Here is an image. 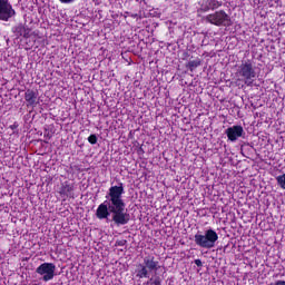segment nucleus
Listing matches in <instances>:
<instances>
[{
    "label": "nucleus",
    "mask_w": 285,
    "mask_h": 285,
    "mask_svg": "<svg viewBox=\"0 0 285 285\" xmlns=\"http://www.w3.org/2000/svg\"><path fill=\"white\" fill-rule=\"evenodd\" d=\"M225 135H227V139L229 141H236L239 137L244 139L246 137V131H244V127L235 125L233 127H228L225 130Z\"/></svg>",
    "instance_id": "nucleus-8"
},
{
    "label": "nucleus",
    "mask_w": 285,
    "mask_h": 285,
    "mask_svg": "<svg viewBox=\"0 0 285 285\" xmlns=\"http://www.w3.org/2000/svg\"><path fill=\"white\" fill-rule=\"evenodd\" d=\"M124 183L111 186L106 196L104 203H101L96 209V217L100 220H106L111 226H126L130 223V214L126 208V200H124Z\"/></svg>",
    "instance_id": "nucleus-1"
},
{
    "label": "nucleus",
    "mask_w": 285,
    "mask_h": 285,
    "mask_svg": "<svg viewBox=\"0 0 285 285\" xmlns=\"http://www.w3.org/2000/svg\"><path fill=\"white\" fill-rule=\"evenodd\" d=\"M55 271H57L55 263H42L36 268V273L42 276V282L55 279Z\"/></svg>",
    "instance_id": "nucleus-6"
},
{
    "label": "nucleus",
    "mask_w": 285,
    "mask_h": 285,
    "mask_svg": "<svg viewBox=\"0 0 285 285\" xmlns=\"http://www.w3.org/2000/svg\"><path fill=\"white\" fill-rule=\"evenodd\" d=\"M24 101H27L28 108H37L39 104V92L32 89H27L24 92Z\"/></svg>",
    "instance_id": "nucleus-9"
},
{
    "label": "nucleus",
    "mask_w": 285,
    "mask_h": 285,
    "mask_svg": "<svg viewBox=\"0 0 285 285\" xmlns=\"http://www.w3.org/2000/svg\"><path fill=\"white\" fill-rule=\"evenodd\" d=\"M161 282H164V279L160 276L157 275V272H155L154 276H151L149 278L147 284H150V285H161Z\"/></svg>",
    "instance_id": "nucleus-13"
},
{
    "label": "nucleus",
    "mask_w": 285,
    "mask_h": 285,
    "mask_svg": "<svg viewBox=\"0 0 285 285\" xmlns=\"http://www.w3.org/2000/svg\"><path fill=\"white\" fill-rule=\"evenodd\" d=\"M159 268V262L155 261V256H147L144 258V264L137 266L136 277H139V279L150 277L149 273H156Z\"/></svg>",
    "instance_id": "nucleus-4"
},
{
    "label": "nucleus",
    "mask_w": 285,
    "mask_h": 285,
    "mask_svg": "<svg viewBox=\"0 0 285 285\" xmlns=\"http://www.w3.org/2000/svg\"><path fill=\"white\" fill-rule=\"evenodd\" d=\"M208 10L212 9H209L208 2L205 1L200 7V12H208Z\"/></svg>",
    "instance_id": "nucleus-17"
},
{
    "label": "nucleus",
    "mask_w": 285,
    "mask_h": 285,
    "mask_svg": "<svg viewBox=\"0 0 285 285\" xmlns=\"http://www.w3.org/2000/svg\"><path fill=\"white\" fill-rule=\"evenodd\" d=\"M13 35H16L17 39L19 37H23L24 39H30V28H26L22 23L17 24L12 28Z\"/></svg>",
    "instance_id": "nucleus-10"
},
{
    "label": "nucleus",
    "mask_w": 285,
    "mask_h": 285,
    "mask_svg": "<svg viewBox=\"0 0 285 285\" xmlns=\"http://www.w3.org/2000/svg\"><path fill=\"white\" fill-rule=\"evenodd\" d=\"M205 21L207 23H212V26L229 28V26H233V20H230V16L226 13L224 10L216 11L212 14H207L205 17Z\"/></svg>",
    "instance_id": "nucleus-5"
},
{
    "label": "nucleus",
    "mask_w": 285,
    "mask_h": 285,
    "mask_svg": "<svg viewBox=\"0 0 285 285\" xmlns=\"http://www.w3.org/2000/svg\"><path fill=\"white\" fill-rule=\"evenodd\" d=\"M87 140L89 141V144H91V146H95V144H97V141H99V138H97V136L95 134H91Z\"/></svg>",
    "instance_id": "nucleus-16"
},
{
    "label": "nucleus",
    "mask_w": 285,
    "mask_h": 285,
    "mask_svg": "<svg viewBox=\"0 0 285 285\" xmlns=\"http://www.w3.org/2000/svg\"><path fill=\"white\" fill-rule=\"evenodd\" d=\"M17 16V11L12 8L10 0H0V21H10Z\"/></svg>",
    "instance_id": "nucleus-7"
},
{
    "label": "nucleus",
    "mask_w": 285,
    "mask_h": 285,
    "mask_svg": "<svg viewBox=\"0 0 285 285\" xmlns=\"http://www.w3.org/2000/svg\"><path fill=\"white\" fill-rule=\"evenodd\" d=\"M126 244H128V240H126V239H121V240L116 242V246H126Z\"/></svg>",
    "instance_id": "nucleus-18"
},
{
    "label": "nucleus",
    "mask_w": 285,
    "mask_h": 285,
    "mask_svg": "<svg viewBox=\"0 0 285 285\" xmlns=\"http://www.w3.org/2000/svg\"><path fill=\"white\" fill-rule=\"evenodd\" d=\"M194 264H196V266H198V268H202V266H204V263H202V259H195Z\"/></svg>",
    "instance_id": "nucleus-19"
},
{
    "label": "nucleus",
    "mask_w": 285,
    "mask_h": 285,
    "mask_svg": "<svg viewBox=\"0 0 285 285\" xmlns=\"http://www.w3.org/2000/svg\"><path fill=\"white\" fill-rule=\"evenodd\" d=\"M206 3L209 6L210 10H217V8H222V2L217 0H206Z\"/></svg>",
    "instance_id": "nucleus-14"
},
{
    "label": "nucleus",
    "mask_w": 285,
    "mask_h": 285,
    "mask_svg": "<svg viewBox=\"0 0 285 285\" xmlns=\"http://www.w3.org/2000/svg\"><path fill=\"white\" fill-rule=\"evenodd\" d=\"M276 181L279 188H283V190H285V174L277 176Z\"/></svg>",
    "instance_id": "nucleus-15"
},
{
    "label": "nucleus",
    "mask_w": 285,
    "mask_h": 285,
    "mask_svg": "<svg viewBox=\"0 0 285 285\" xmlns=\"http://www.w3.org/2000/svg\"><path fill=\"white\" fill-rule=\"evenodd\" d=\"M60 3H73L75 0H59Z\"/></svg>",
    "instance_id": "nucleus-22"
},
{
    "label": "nucleus",
    "mask_w": 285,
    "mask_h": 285,
    "mask_svg": "<svg viewBox=\"0 0 285 285\" xmlns=\"http://www.w3.org/2000/svg\"><path fill=\"white\" fill-rule=\"evenodd\" d=\"M219 239V235L215 229L209 228L205 230L204 234H200L199 232L194 236V242L196 246H199V248H215V244H217V240Z\"/></svg>",
    "instance_id": "nucleus-3"
},
{
    "label": "nucleus",
    "mask_w": 285,
    "mask_h": 285,
    "mask_svg": "<svg viewBox=\"0 0 285 285\" xmlns=\"http://www.w3.org/2000/svg\"><path fill=\"white\" fill-rule=\"evenodd\" d=\"M269 285H285V281H276L275 283H271Z\"/></svg>",
    "instance_id": "nucleus-20"
},
{
    "label": "nucleus",
    "mask_w": 285,
    "mask_h": 285,
    "mask_svg": "<svg viewBox=\"0 0 285 285\" xmlns=\"http://www.w3.org/2000/svg\"><path fill=\"white\" fill-rule=\"evenodd\" d=\"M199 66H202V59L196 58L195 60H189L186 68H188L190 72H194L196 68H199Z\"/></svg>",
    "instance_id": "nucleus-12"
},
{
    "label": "nucleus",
    "mask_w": 285,
    "mask_h": 285,
    "mask_svg": "<svg viewBox=\"0 0 285 285\" xmlns=\"http://www.w3.org/2000/svg\"><path fill=\"white\" fill-rule=\"evenodd\" d=\"M73 190H75V185L66 180L61 183L59 195H61V197H72Z\"/></svg>",
    "instance_id": "nucleus-11"
},
{
    "label": "nucleus",
    "mask_w": 285,
    "mask_h": 285,
    "mask_svg": "<svg viewBox=\"0 0 285 285\" xmlns=\"http://www.w3.org/2000/svg\"><path fill=\"white\" fill-rule=\"evenodd\" d=\"M11 130H17L19 128V124L14 122L13 125L10 126Z\"/></svg>",
    "instance_id": "nucleus-21"
},
{
    "label": "nucleus",
    "mask_w": 285,
    "mask_h": 285,
    "mask_svg": "<svg viewBox=\"0 0 285 285\" xmlns=\"http://www.w3.org/2000/svg\"><path fill=\"white\" fill-rule=\"evenodd\" d=\"M236 75L240 77V81H244L245 86H253V82L257 79V66L255 65V60H242Z\"/></svg>",
    "instance_id": "nucleus-2"
}]
</instances>
